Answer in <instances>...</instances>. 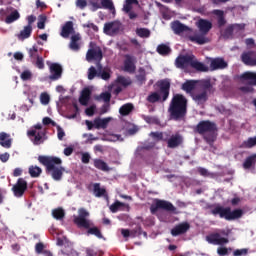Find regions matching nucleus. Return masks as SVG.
<instances>
[{
  "mask_svg": "<svg viewBox=\"0 0 256 256\" xmlns=\"http://www.w3.org/2000/svg\"><path fill=\"white\" fill-rule=\"evenodd\" d=\"M38 161L41 163V165L46 167V173L50 175L54 181H61L63 179L65 168L62 166H57L63 163L61 158L54 156H39Z\"/></svg>",
  "mask_w": 256,
  "mask_h": 256,
  "instance_id": "obj_1",
  "label": "nucleus"
},
{
  "mask_svg": "<svg viewBox=\"0 0 256 256\" xmlns=\"http://www.w3.org/2000/svg\"><path fill=\"white\" fill-rule=\"evenodd\" d=\"M187 103L188 101L183 94H175L168 108L171 119L174 121L183 119L187 115Z\"/></svg>",
  "mask_w": 256,
  "mask_h": 256,
  "instance_id": "obj_2",
  "label": "nucleus"
},
{
  "mask_svg": "<svg viewBox=\"0 0 256 256\" xmlns=\"http://www.w3.org/2000/svg\"><path fill=\"white\" fill-rule=\"evenodd\" d=\"M194 132L199 135H204L203 139L210 147H213V143L217 140V124L209 120L200 121L194 128ZM205 133H208L205 135Z\"/></svg>",
  "mask_w": 256,
  "mask_h": 256,
  "instance_id": "obj_3",
  "label": "nucleus"
},
{
  "mask_svg": "<svg viewBox=\"0 0 256 256\" xmlns=\"http://www.w3.org/2000/svg\"><path fill=\"white\" fill-rule=\"evenodd\" d=\"M198 29L200 33L188 36L191 43H196V45H205L209 43V38L207 34L213 29V23L207 19H200L198 21Z\"/></svg>",
  "mask_w": 256,
  "mask_h": 256,
  "instance_id": "obj_4",
  "label": "nucleus"
},
{
  "mask_svg": "<svg viewBox=\"0 0 256 256\" xmlns=\"http://www.w3.org/2000/svg\"><path fill=\"white\" fill-rule=\"evenodd\" d=\"M211 214L214 215V217L219 215L220 219H225L226 221H235V219H241V217H243V211L241 209L231 211V207L223 206L212 208Z\"/></svg>",
  "mask_w": 256,
  "mask_h": 256,
  "instance_id": "obj_5",
  "label": "nucleus"
},
{
  "mask_svg": "<svg viewBox=\"0 0 256 256\" xmlns=\"http://www.w3.org/2000/svg\"><path fill=\"white\" fill-rule=\"evenodd\" d=\"M159 87H160V93L152 92L147 96L146 101H148V103H159V102L165 103V101L169 99L171 83H169V81L167 80H162L160 82Z\"/></svg>",
  "mask_w": 256,
  "mask_h": 256,
  "instance_id": "obj_6",
  "label": "nucleus"
},
{
  "mask_svg": "<svg viewBox=\"0 0 256 256\" xmlns=\"http://www.w3.org/2000/svg\"><path fill=\"white\" fill-rule=\"evenodd\" d=\"M43 129V125L36 124L34 125V129H31L27 132L28 137L30 138V141H32L33 145H41L42 143H45V130Z\"/></svg>",
  "mask_w": 256,
  "mask_h": 256,
  "instance_id": "obj_7",
  "label": "nucleus"
},
{
  "mask_svg": "<svg viewBox=\"0 0 256 256\" xmlns=\"http://www.w3.org/2000/svg\"><path fill=\"white\" fill-rule=\"evenodd\" d=\"M87 217H89V212L81 208L79 215L74 217V224L77 225L78 229H89V227H93V222L87 219Z\"/></svg>",
  "mask_w": 256,
  "mask_h": 256,
  "instance_id": "obj_8",
  "label": "nucleus"
},
{
  "mask_svg": "<svg viewBox=\"0 0 256 256\" xmlns=\"http://www.w3.org/2000/svg\"><path fill=\"white\" fill-rule=\"evenodd\" d=\"M122 30L123 23L117 20L105 23L103 28L105 35H109L110 37H115V35H119Z\"/></svg>",
  "mask_w": 256,
  "mask_h": 256,
  "instance_id": "obj_9",
  "label": "nucleus"
},
{
  "mask_svg": "<svg viewBox=\"0 0 256 256\" xmlns=\"http://www.w3.org/2000/svg\"><path fill=\"white\" fill-rule=\"evenodd\" d=\"M93 43H90V49L86 53V61H103V50L99 46L92 47Z\"/></svg>",
  "mask_w": 256,
  "mask_h": 256,
  "instance_id": "obj_10",
  "label": "nucleus"
},
{
  "mask_svg": "<svg viewBox=\"0 0 256 256\" xmlns=\"http://www.w3.org/2000/svg\"><path fill=\"white\" fill-rule=\"evenodd\" d=\"M159 209H163L164 211H170L172 213H175L177 211V208L171 204V202H167L165 200H157L155 205H152L150 207V211L152 214L157 213Z\"/></svg>",
  "mask_w": 256,
  "mask_h": 256,
  "instance_id": "obj_11",
  "label": "nucleus"
},
{
  "mask_svg": "<svg viewBox=\"0 0 256 256\" xmlns=\"http://www.w3.org/2000/svg\"><path fill=\"white\" fill-rule=\"evenodd\" d=\"M167 135L165 143H167L168 149H177V147L183 145V136L181 134H171V132H167Z\"/></svg>",
  "mask_w": 256,
  "mask_h": 256,
  "instance_id": "obj_12",
  "label": "nucleus"
},
{
  "mask_svg": "<svg viewBox=\"0 0 256 256\" xmlns=\"http://www.w3.org/2000/svg\"><path fill=\"white\" fill-rule=\"evenodd\" d=\"M49 71L50 81H59V79L63 77V66H61L59 63H52L49 67Z\"/></svg>",
  "mask_w": 256,
  "mask_h": 256,
  "instance_id": "obj_13",
  "label": "nucleus"
},
{
  "mask_svg": "<svg viewBox=\"0 0 256 256\" xmlns=\"http://www.w3.org/2000/svg\"><path fill=\"white\" fill-rule=\"evenodd\" d=\"M241 61L242 63H244V65H248L249 67H255L256 51L249 50V51L243 52L241 55Z\"/></svg>",
  "mask_w": 256,
  "mask_h": 256,
  "instance_id": "obj_14",
  "label": "nucleus"
},
{
  "mask_svg": "<svg viewBox=\"0 0 256 256\" xmlns=\"http://www.w3.org/2000/svg\"><path fill=\"white\" fill-rule=\"evenodd\" d=\"M192 59L193 55H179L175 59V67L177 69H187V67L191 66Z\"/></svg>",
  "mask_w": 256,
  "mask_h": 256,
  "instance_id": "obj_15",
  "label": "nucleus"
},
{
  "mask_svg": "<svg viewBox=\"0 0 256 256\" xmlns=\"http://www.w3.org/2000/svg\"><path fill=\"white\" fill-rule=\"evenodd\" d=\"M206 241L211 245H225L229 243L228 238L221 237L219 233H212L206 237Z\"/></svg>",
  "mask_w": 256,
  "mask_h": 256,
  "instance_id": "obj_16",
  "label": "nucleus"
},
{
  "mask_svg": "<svg viewBox=\"0 0 256 256\" xmlns=\"http://www.w3.org/2000/svg\"><path fill=\"white\" fill-rule=\"evenodd\" d=\"M81 34L75 33L70 37L69 49L75 53L81 51Z\"/></svg>",
  "mask_w": 256,
  "mask_h": 256,
  "instance_id": "obj_17",
  "label": "nucleus"
},
{
  "mask_svg": "<svg viewBox=\"0 0 256 256\" xmlns=\"http://www.w3.org/2000/svg\"><path fill=\"white\" fill-rule=\"evenodd\" d=\"M191 229V225L189 222H183L178 225H176L172 230H171V235L173 237H179V235H185L187 231Z\"/></svg>",
  "mask_w": 256,
  "mask_h": 256,
  "instance_id": "obj_18",
  "label": "nucleus"
},
{
  "mask_svg": "<svg viewBox=\"0 0 256 256\" xmlns=\"http://www.w3.org/2000/svg\"><path fill=\"white\" fill-rule=\"evenodd\" d=\"M228 64L223 58H214L210 62L211 71H217L219 69H227Z\"/></svg>",
  "mask_w": 256,
  "mask_h": 256,
  "instance_id": "obj_19",
  "label": "nucleus"
},
{
  "mask_svg": "<svg viewBox=\"0 0 256 256\" xmlns=\"http://www.w3.org/2000/svg\"><path fill=\"white\" fill-rule=\"evenodd\" d=\"M73 33H75V28L73 27V21H67L62 27L60 35L61 37H63V39H69V36L73 35Z\"/></svg>",
  "mask_w": 256,
  "mask_h": 256,
  "instance_id": "obj_20",
  "label": "nucleus"
},
{
  "mask_svg": "<svg viewBox=\"0 0 256 256\" xmlns=\"http://www.w3.org/2000/svg\"><path fill=\"white\" fill-rule=\"evenodd\" d=\"M28 184L25 178H19L16 184L12 187L13 193H25L27 191Z\"/></svg>",
  "mask_w": 256,
  "mask_h": 256,
  "instance_id": "obj_21",
  "label": "nucleus"
},
{
  "mask_svg": "<svg viewBox=\"0 0 256 256\" xmlns=\"http://www.w3.org/2000/svg\"><path fill=\"white\" fill-rule=\"evenodd\" d=\"M197 105H203L207 103L209 96L207 95V91H202L201 93H193L190 96Z\"/></svg>",
  "mask_w": 256,
  "mask_h": 256,
  "instance_id": "obj_22",
  "label": "nucleus"
},
{
  "mask_svg": "<svg viewBox=\"0 0 256 256\" xmlns=\"http://www.w3.org/2000/svg\"><path fill=\"white\" fill-rule=\"evenodd\" d=\"M190 67H192V69H195L196 71H199L200 73H207V71H209V67L204 65L203 62L197 61L195 55L192 56Z\"/></svg>",
  "mask_w": 256,
  "mask_h": 256,
  "instance_id": "obj_23",
  "label": "nucleus"
},
{
  "mask_svg": "<svg viewBox=\"0 0 256 256\" xmlns=\"http://www.w3.org/2000/svg\"><path fill=\"white\" fill-rule=\"evenodd\" d=\"M171 29L174 31L175 35H181V33H185V31H189V27L185 26L179 20H176L171 23Z\"/></svg>",
  "mask_w": 256,
  "mask_h": 256,
  "instance_id": "obj_24",
  "label": "nucleus"
},
{
  "mask_svg": "<svg viewBox=\"0 0 256 256\" xmlns=\"http://www.w3.org/2000/svg\"><path fill=\"white\" fill-rule=\"evenodd\" d=\"M241 81H248V84L252 85V87H256V73L255 72H244L240 75Z\"/></svg>",
  "mask_w": 256,
  "mask_h": 256,
  "instance_id": "obj_25",
  "label": "nucleus"
},
{
  "mask_svg": "<svg viewBox=\"0 0 256 256\" xmlns=\"http://www.w3.org/2000/svg\"><path fill=\"white\" fill-rule=\"evenodd\" d=\"M197 86V82L195 80H187L182 84L181 90L185 91L188 95H193V91H195V87Z\"/></svg>",
  "mask_w": 256,
  "mask_h": 256,
  "instance_id": "obj_26",
  "label": "nucleus"
},
{
  "mask_svg": "<svg viewBox=\"0 0 256 256\" xmlns=\"http://www.w3.org/2000/svg\"><path fill=\"white\" fill-rule=\"evenodd\" d=\"M113 118L111 117H107V118H95L94 119V128L95 129H107V127L109 126V122L112 120Z\"/></svg>",
  "mask_w": 256,
  "mask_h": 256,
  "instance_id": "obj_27",
  "label": "nucleus"
},
{
  "mask_svg": "<svg viewBox=\"0 0 256 256\" xmlns=\"http://www.w3.org/2000/svg\"><path fill=\"white\" fill-rule=\"evenodd\" d=\"M33 33V26H24V28L20 31L19 34H17V39L19 41H25V39H29L31 37V34Z\"/></svg>",
  "mask_w": 256,
  "mask_h": 256,
  "instance_id": "obj_28",
  "label": "nucleus"
},
{
  "mask_svg": "<svg viewBox=\"0 0 256 256\" xmlns=\"http://www.w3.org/2000/svg\"><path fill=\"white\" fill-rule=\"evenodd\" d=\"M126 59L124 61V71L127 73H135V64L133 63V57L131 55H126Z\"/></svg>",
  "mask_w": 256,
  "mask_h": 256,
  "instance_id": "obj_29",
  "label": "nucleus"
},
{
  "mask_svg": "<svg viewBox=\"0 0 256 256\" xmlns=\"http://www.w3.org/2000/svg\"><path fill=\"white\" fill-rule=\"evenodd\" d=\"M90 99H91V90L89 88H84L79 98L80 104L88 105Z\"/></svg>",
  "mask_w": 256,
  "mask_h": 256,
  "instance_id": "obj_30",
  "label": "nucleus"
},
{
  "mask_svg": "<svg viewBox=\"0 0 256 256\" xmlns=\"http://www.w3.org/2000/svg\"><path fill=\"white\" fill-rule=\"evenodd\" d=\"M167 133L168 132H159V131L151 132L149 134V137H151L153 139V141H155V143H159L160 141L165 142V140L168 137Z\"/></svg>",
  "mask_w": 256,
  "mask_h": 256,
  "instance_id": "obj_31",
  "label": "nucleus"
},
{
  "mask_svg": "<svg viewBox=\"0 0 256 256\" xmlns=\"http://www.w3.org/2000/svg\"><path fill=\"white\" fill-rule=\"evenodd\" d=\"M9 137L10 135L5 132L0 133V145L4 149H11V139Z\"/></svg>",
  "mask_w": 256,
  "mask_h": 256,
  "instance_id": "obj_32",
  "label": "nucleus"
},
{
  "mask_svg": "<svg viewBox=\"0 0 256 256\" xmlns=\"http://www.w3.org/2000/svg\"><path fill=\"white\" fill-rule=\"evenodd\" d=\"M134 109L135 106H133L132 103H126L120 107L119 113L122 115V117H127V115L131 114Z\"/></svg>",
  "mask_w": 256,
  "mask_h": 256,
  "instance_id": "obj_33",
  "label": "nucleus"
},
{
  "mask_svg": "<svg viewBox=\"0 0 256 256\" xmlns=\"http://www.w3.org/2000/svg\"><path fill=\"white\" fill-rule=\"evenodd\" d=\"M156 51L159 55H162V57H167V55L171 54V47L167 44H159Z\"/></svg>",
  "mask_w": 256,
  "mask_h": 256,
  "instance_id": "obj_34",
  "label": "nucleus"
},
{
  "mask_svg": "<svg viewBox=\"0 0 256 256\" xmlns=\"http://www.w3.org/2000/svg\"><path fill=\"white\" fill-rule=\"evenodd\" d=\"M84 229H87V235H94L95 237H97V239H103V234L101 233V230L97 226H94V224L89 228Z\"/></svg>",
  "mask_w": 256,
  "mask_h": 256,
  "instance_id": "obj_35",
  "label": "nucleus"
},
{
  "mask_svg": "<svg viewBox=\"0 0 256 256\" xmlns=\"http://www.w3.org/2000/svg\"><path fill=\"white\" fill-rule=\"evenodd\" d=\"M94 167L99 169V171H111L109 165H107L106 162L101 159H94Z\"/></svg>",
  "mask_w": 256,
  "mask_h": 256,
  "instance_id": "obj_36",
  "label": "nucleus"
},
{
  "mask_svg": "<svg viewBox=\"0 0 256 256\" xmlns=\"http://www.w3.org/2000/svg\"><path fill=\"white\" fill-rule=\"evenodd\" d=\"M255 164H256V154H252L251 156H248L245 159L243 163V167L244 169H251Z\"/></svg>",
  "mask_w": 256,
  "mask_h": 256,
  "instance_id": "obj_37",
  "label": "nucleus"
},
{
  "mask_svg": "<svg viewBox=\"0 0 256 256\" xmlns=\"http://www.w3.org/2000/svg\"><path fill=\"white\" fill-rule=\"evenodd\" d=\"M201 88L203 89V91H206V93H215V88H213L211 80H202Z\"/></svg>",
  "mask_w": 256,
  "mask_h": 256,
  "instance_id": "obj_38",
  "label": "nucleus"
},
{
  "mask_svg": "<svg viewBox=\"0 0 256 256\" xmlns=\"http://www.w3.org/2000/svg\"><path fill=\"white\" fill-rule=\"evenodd\" d=\"M21 17V14H19V11L14 10L10 15H8L5 19V23L10 25V23H15L19 18Z\"/></svg>",
  "mask_w": 256,
  "mask_h": 256,
  "instance_id": "obj_39",
  "label": "nucleus"
},
{
  "mask_svg": "<svg viewBox=\"0 0 256 256\" xmlns=\"http://www.w3.org/2000/svg\"><path fill=\"white\" fill-rule=\"evenodd\" d=\"M136 35L142 39H148V37H151V30L148 28H137Z\"/></svg>",
  "mask_w": 256,
  "mask_h": 256,
  "instance_id": "obj_40",
  "label": "nucleus"
},
{
  "mask_svg": "<svg viewBox=\"0 0 256 256\" xmlns=\"http://www.w3.org/2000/svg\"><path fill=\"white\" fill-rule=\"evenodd\" d=\"M89 189H92L94 193H107L105 186H101L100 183L90 184Z\"/></svg>",
  "mask_w": 256,
  "mask_h": 256,
  "instance_id": "obj_41",
  "label": "nucleus"
},
{
  "mask_svg": "<svg viewBox=\"0 0 256 256\" xmlns=\"http://www.w3.org/2000/svg\"><path fill=\"white\" fill-rule=\"evenodd\" d=\"M256 146V136L250 137L242 143L243 149H251Z\"/></svg>",
  "mask_w": 256,
  "mask_h": 256,
  "instance_id": "obj_42",
  "label": "nucleus"
},
{
  "mask_svg": "<svg viewBox=\"0 0 256 256\" xmlns=\"http://www.w3.org/2000/svg\"><path fill=\"white\" fill-rule=\"evenodd\" d=\"M102 9H108L115 13V5L113 4V0H101Z\"/></svg>",
  "mask_w": 256,
  "mask_h": 256,
  "instance_id": "obj_43",
  "label": "nucleus"
},
{
  "mask_svg": "<svg viewBox=\"0 0 256 256\" xmlns=\"http://www.w3.org/2000/svg\"><path fill=\"white\" fill-rule=\"evenodd\" d=\"M52 215L54 219H57V221H61V219H65V210L62 208L54 209L52 211Z\"/></svg>",
  "mask_w": 256,
  "mask_h": 256,
  "instance_id": "obj_44",
  "label": "nucleus"
},
{
  "mask_svg": "<svg viewBox=\"0 0 256 256\" xmlns=\"http://www.w3.org/2000/svg\"><path fill=\"white\" fill-rule=\"evenodd\" d=\"M95 77H101V72H98L97 69L95 68V66H91L88 69V79H89V81H93V79H95Z\"/></svg>",
  "mask_w": 256,
  "mask_h": 256,
  "instance_id": "obj_45",
  "label": "nucleus"
},
{
  "mask_svg": "<svg viewBox=\"0 0 256 256\" xmlns=\"http://www.w3.org/2000/svg\"><path fill=\"white\" fill-rule=\"evenodd\" d=\"M43 173V170L39 166H30L29 167V174L31 177L37 178L39 175Z\"/></svg>",
  "mask_w": 256,
  "mask_h": 256,
  "instance_id": "obj_46",
  "label": "nucleus"
},
{
  "mask_svg": "<svg viewBox=\"0 0 256 256\" xmlns=\"http://www.w3.org/2000/svg\"><path fill=\"white\" fill-rule=\"evenodd\" d=\"M117 83H119V85H122V87H129L132 82L130 78H126L125 76H118Z\"/></svg>",
  "mask_w": 256,
  "mask_h": 256,
  "instance_id": "obj_47",
  "label": "nucleus"
},
{
  "mask_svg": "<svg viewBox=\"0 0 256 256\" xmlns=\"http://www.w3.org/2000/svg\"><path fill=\"white\" fill-rule=\"evenodd\" d=\"M143 119L149 125H159V123H161V121H159V118L155 116H143Z\"/></svg>",
  "mask_w": 256,
  "mask_h": 256,
  "instance_id": "obj_48",
  "label": "nucleus"
},
{
  "mask_svg": "<svg viewBox=\"0 0 256 256\" xmlns=\"http://www.w3.org/2000/svg\"><path fill=\"white\" fill-rule=\"evenodd\" d=\"M198 173L202 177H210V179H214V177H215V173H211V172H209V170H207L206 168H203V167L198 168Z\"/></svg>",
  "mask_w": 256,
  "mask_h": 256,
  "instance_id": "obj_49",
  "label": "nucleus"
},
{
  "mask_svg": "<svg viewBox=\"0 0 256 256\" xmlns=\"http://www.w3.org/2000/svg\"><path fill=\"white\" fill-rule=\"evenodd\" d=\"M136 79L137 81H139V83H145V81H147V73L145 72V69L140 68L139 69V74L136 75Z\"/></svg>",
  "mask_w": 256,
  "mask_h": 256,
  "instance_id": "obj_50",
  "label": "nucleus"
},
{
  "mask_svg": "<svg viewBox=\"0 0 256 256\" xmlns=\"http://www.w3.org/2000/svg\"><path fill=\"white\" fill-rule=\"evenodd\" d=\"M47 22V16L45 14H41L38 16V29H45V23Z\"/></svg>",
  "mask_w": 256,
  "mask_h": 256,
  "instance_id": "obj_51",
  "label": "nucleus"
},
{
  "mask_svg": "<svg viewBox=\"0 0 256 256\" xmlns=\"http://www.w3.org/2000/svg\"><path fill=\"white\" fill-rule=\"evenodd\" d=\"M40 101L42 105H49V102L51 101V97L49 96V94L44 92L40 95Z\"/></svg>",
  "mask_w": 256,
  "mask_h": 256,
  "instance_id": "obj_52",
  "label": "nucleus"
},
{
  "mask_svg": "<svg viewBox=\"0 0 256 256\" xmlns=\"http://www.w3.org/2000/svg\"><path fill=\"white\" fill-rule=\"evenodd\" d=\"M229 251H233V249L227 247H219L217 249V253L219 256L229 255Z\"/></svg>",
  "mask_w": 256,
  "mask_h": 256,
  "instance_id": "obj_53",
  "label": "nucleus"
},
{
  "mask_svg": "<svg viewBox=\"0 0 256 256\" xmlns=\"http://www.w3.org/2000/svg\"><path fill=\"white\" fill-rule=\"evenodd\" d=\"M31 77H33V74L29 70L23 71L20 75V78L22 79V81H29Z\"/></svg>",
  "mask_w": 256,
  "mask_h": 256,
  "instance_id": "obj_54",
  "label": "nucleus"
},
{
  "mask_svg": "<svg viewBox=\"0 0 256 256\" xmlns=\"http://www.w3.org/2000/svg\"><path fill=\"white\" fill-rule=\"evenodd\" d=\"M100 99H102L104 103L109 104L111 102V93L109 92L101 93Z\"/></svg>",
  "mask_w": 256,
  "mask_h": 256,
  "instance_id": "obj_55",
  "label": "nucleus"
},
{
  "mask_svg": "<svg viewBox=\"0 0 256 256\" xmlns=\"http://www.w3.org/2000/svg\"><path fill=\"white\" fill-rule=\"evenodd\" d=\"M39 52V49L37 48V46H33L32 48L29 49L28 53H29V57L31 59H35V57H39V55H37V53Z\"/></svg>",
  "mask_w": 256,
  "mask_h": 256,
  "instance_id": "obj_56",
  "label": "nucleus"
},
{
  "mask_svg": "<svg viewBox=\"0 0 256 256\" xmlns=\"http://www.w3.org/2000/svg\"><path fill=\"white\" fill-rule=\"evenodd\" d=\"M247 253H249V249L247 248L236 249L233 252V256H243V255H247Z\"/></svg>",
  "mask_w": 256,
  "mask_h": 256,
  "instance_id": "obj_57",
  "label": "nucleus"
},
{
  "mask_svg": "<svg viewBox=\"0 0 256 256\" xmlns=\"http://www.w3.org/2000/svg\"><path fill=\"white\" fill-rule=\"evenodd\" d=\"M122 206H123V204L121 202L117 201L110 206V211L112 213H117V211H119V208Z\"/></svg>",
  "mask_w": 256,
  "mask_h": 256,
  "instance_id": "obj_58",
  "label": "nucleus"
},
{
  "mask_svg": "<svg viewBox=\"0 0 256 256\" xmlns=\"http://www.w3.org/2000/svg\"><path fill=\"white\" fill-rule=\"evenodd\" d=\"M42 123L43 125H52V127H57V123L53 121L50 117H44Z\"/></svg>",
  "mask_w": 256,
  "mask_h": 256,
  "instance_id": "obj_59",
  "label": "nucleus"
},
{
  "mask_svg": "<svg viewBox=\"0 0 256 256\" xmlns=\"http://www.w3.org/2000/svg\"><path fill=\"white\" fill-rule=\"evenodd\" d=\"M84 29H92V31H94L95 33H97L99 31V27L97 25H95L94 23H87V24H83Z\"/></svg>",
  "mask_w": 256,
  "mask_h": 256,
  "instance_id": "obj_60",
  "label": "nucleus"
},
{
  "mask_svg": "<svg viewBox=\"0 0 256 256\" xmlns=\"http://www.w3.org/2000/svg\"><path fill=\"white\" fill-rule=\"evenodd\" d=\"M57 135H58L59 141H63V137H65V130H63L61 126H57Z\"/></svg>",
  "mask_w": 256,
  "mask_h": 256,
  "instance_id": "obj_61",
  "label": "nucleus"
},
{
  "mask_svg": "<svg viewBox=\"0 0 256 256\" xmlns=\"http://www.w3.org/2000/svg\"><path fill=\"white\" fill-rule=\"evenodd\" d=\"M36 67H38V69H45V62H43L42 57H39V56L37 57Z\"/></svg>",
  "mask_w": 256,
  "mask_h": 256,
  "instance_id": "obj_62",
  "label": "nucleus"
},
{
  "mask_svg": "<svg viewBox=\"0 0 256 256\" xmlns=\"http://www.w3.org/2000/svg\"><path fill=\"white\" fill-rule=\"evenodd\" d=\"M43 249H45V245H43V243L39 242L36 244V246H35L36 253H38V254L43 253L44 252Z\"/></svg>",
  "mask_w": 256,
  "mask_h": 256,
  "instance_id": "obj_63",
  "label": "nucleus"
},
{
  "mask_svg": "<svg viewBox=\"0 0 256 256\" xmlns=\"http://www.w3.org/2000/svg\"><path fill=\"white\" fill-rule=\"evenodd\" d=\"M76 5L79 9H85V7H87V0H77Z\"/></svg>",
  "mask_w": 256,
  "mask_h": 256,
  "instance_id": "obj_64",
  "label": "nucleus"
}]
</instances>
